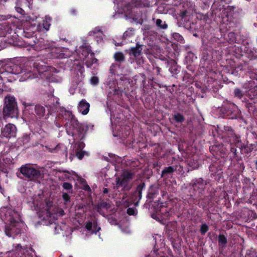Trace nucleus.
Returning <instances> with one entry per match:
<instances>
[{"label":"nucleus","mask_w":257,"mask_h":257,"mask_svg":"<svg viewBox=\"0 0 257 257\" xmlns=\"http://www.w3.org/2000/svg\"><path fill=\"white\" fill-rule=\"evenodd\" d=\"M15 26L9 21H6L0 24V37H6L8 34H11Z\"/></svg>","instance_id":"15"},{"label":"nucleus","mask_w":257,"mask_h":257,"mask_svg":"<svg viewBox=\"0 0 257 257\" xmlns=\"http://www.w3.org/2000/svg\"><path fill=\"white\" fill-rule=\"evenodd\" d=\"M51 19L46 18V19L43 21V28L46 31L49 30L50 26H51Z\"/></svg>","instance_id":"47"},{"label":"nucleus","mask_w":257,"mask_h":257,"mask_svg":"<svg viewBox=\"0 0 257 257\" xmlns=\"http://www.w3.org/2000/svg\"><path fill=\"white\" fill-rule=\"evenodd\" d=\"M19 171L20 173H17V176L20 178H25L29 181L36 182L42 177L40 170L34 168L29 164L22 165Z\"/></svg>","instance_id":"5"},{"label":"nucleus","mask_w":257,"mask_h":257,"mask_svg":"<svg viewBox=\"0 0 257 257\" xmlns=\"http://www.w3.org/2000/svg\"><path fill=\"white\" fill-rule=\"evenodd\" d=\"M209 230L208 226L205 223H203L201 225L200 231L201 234L204 235Z\"/></svg>","instance_id":"48"},{"label":"nucleus","mask_w":257,"mask_h":257,"mask_svg":"<svg viewBox=\"0 0 257 257\" xmlns=\"http://www.w3.org/2000/svg\"><path fill=\"white\" fill-rule=\"evenodd\" d=\"M23 143L24 144V145L25 144H26L27 143H29V142L30 141V137L29 135H25V136H24V137H23Z\"/></svg>","instance_id":"59"},{"label":"nucleus","mask_w":257,"mask_h":257,"mask_svg":"<svg viewBox=\"0 0 257 257\" xmlns=\"http://www.w3.org/2000/svg\"><path fill=\"white\" fill-rule=\"evenodd\" d=\"M158 204H160V212L161 214H164L165 217H168L170 215L169 209L164 205L166 204V202L163 203L161 202L160 199L158 200Z\"/></svg>","instance_id":"31"},{"label":"nucleus","mask_w":257,"mask_h":257,"mask_svg":"<svg viewBox=\"0 0 257 257\" xmlns=\"http://www.w3.org/2000/svg\"><path fill=\"white\" fill-rule=\"evenodd\" d=\"M134 176L135 173L132 171H123L120 176L115 179L116 187H122L124 190H129L131 188L130 183L134 179Z\"/></svg>","instance_id":"9"},{"label":"nucleus","mask_w":257,"mask_h":257,"mask_svg":"<svg viewBox=\"0 0 257 257\" xmlns=\"http://www.w3.org/2000/svg\"><path fill=\"white\" fill-rule=\"evenodd\" d=\"M85 145L83 142L78 141L76 142L74 145V147L75 149V151H82V150L85 147Z\"/></svg>","instance_id":"44"},{"label":"nucleus","mask_w":257,"mask_h":257,"mask_svg":"<svg viewBox=\"0 0 257 257\" xmlns=\"http://www.w3.org/2000/svg\"><path fill=\"white\" fill-rule=\"evenodd\" d=\"M18 70H19V73L18 74L20 75V81H25L28 79H32L34 78L31 70H28V71H23L20 67H18Z\"/></svg>","instance_id":"24"},{"label":"nucleus","mask_w":257,"mask_h":257,"mask_svg":"<svg viewBox=\"0 0 257 257\" xmlns=\"http://www.w3.org/2000/svg\"><path fill=\"white\" fill-rule=\"evenodd\" d=\"M57 172L62 173V174L61 176H59V178L60 180H65L69 179L71 177V174L70 172H69L67 170L59 169L57 170Z\"/></svg>","instance_id":"34"},{"label":"nucleus","mask_w":257,"mask_h":257,"mask_svg":"<svg viewBox=\"0 0 257 257\" xmlns=\"http://www.w3.org/2000/svg\"><path fill=\"white\" fill-rule=\"evenodd\" d=\"M48 97L47 101H45V106L40 104L34 106L35 116L39 121L46 120L52 113L58 112L59 109V99L51 95H48Z\"/></svg>","instance_id":"1"},{"label":"nucleus","mask_w":257,"mask_h":257,"mask_svg":"<svg viewBox=\"0 0 257 257\" xmlns=\"http://www.w3.org/2000/svg\"><path fill=\"white\" fill-rule=\"evenodd\" d=\"M209 171L211 173V176H217L220 177L222 171L220 162L218 161H213L209 167Z\"/></svg>","instance_id":"17"},{"label":"nucleus","mask_w":257,"mask_h":257,"mask_svg":"<svg viewBox=\"0 0 257 257\" xmlns=\"http://www.w3.org/2000/svg\"><path fill=\"white\" fill-rule=\"evenodd\" d=\"M128 8H149L151 6V4L149 0H132V3L128 4Z\"/></svg>","instance_id":"19"},{"label":"nucleus","mask_w":257,"mask_h":257,"mask_svg":"<svg viewBox=\"0 0 257 257\" xmlns=\"http://www.w3.org/2000/svg\"><path fill=\"white\" fill-rule=\"evenodd\" d=\"M249 58L250 60L255 59L257 58L256 52H251V53L249 55Z\"/></svg>","instance_id":"62"},{"label":"nucleus","mask_w":257,"mask_h":257,"mask_svg":"<svg viewBox=\"0 0 257 257\" xmlns=\"http://www.w3.org/2000/svg\"><path fill=\"white\" fill-rule=\"evenodd\" d=\"M132 81L130 78L123 75L120 77L118 83L117 88L114 86H110L107 92V96L111 97L113 95H122L123 93L126 94L128 93V86Z\"/></svg>","instance_id":"7"},{"label":"nucleus","mask_w":257,"mask_h":257,"mask_svg":"<svg viewBox=\"0 0 257 257\" xmlns=\"http://www.w3.org/2000/svg\"><path fill=\"white\" fill-rule=\"evenodd\" d=\"M173 119L176 122L180 123L183 122L185 120L184 116L179 112L173 115Z\"/></svg>","instance_id":"39"},{"label":"nucleus","mask_w":257,"mask_h":257,"mask_svg":"<svg viewBox=\"0 0 257 257\" xmlns=\"http://www.w3.org/2000/svg\"><path fill=\"white\" fill-rule=\"evenodd\" d=\"M236 108V106L235 104L233 103H227L224 104L222 107L223 113L227 115H231L235 110Z\"/></svg>","instance_id":"26"},{"label":"nucleus","mask_w":257,"mask_h":257,"mask_svg":"<svg viewBox=\"0 0 257 257\" xmlns=\"http://www.w3.org/2000/svg\"><path fill=\"white\" fill-rule=\"evenodd\" d=\"M208 195L206 196L204 195V197H203V198H205V199L208 200L209 201L211 202L215 198L216 191L213 188H211V189H210V188H208Z\"/></svg>","instance_id":"38"},{"label":"nucleus","mask_w":257,"mask_h":257,"mask_svg":"<svg viewBox=\"0 0 257 257\" xmlns=\"http://www.w3.org/2000/svg\"><path fill=\"white\" fill-rule=\"evenodd\" d=\"M209 184V180H204L202 178L193 179L189 184L187 188V195L192 199L194 204H199L201 200H205V189Z\"/></svg>","instance_id":"3"},{"label":"nucleus","mask_w":257,"mask_h":257,"mask_svg":"<svg viewBox=\"0 0 257 257\" xmlns=\"http://www.w3.org/2000/svg\"><path fill=\"white\" fill-rule=\"evenodd\" d=\"M146 186L145 183L141 181L137 186L134 192L132 193L130 196L131 201L136 206L139 205V203L142 197V191Z\"/></svg>","instance_id":"10"},{"label":"nucleus","mask_w":257,"mask_h":257,"mask_svg":"<svg viewBox=\"0 0 257 257\" xmlns=\"http://www.w3.org/2000/svg\"><path fill=\"white\" fill-rule=\"evenodd\" d=\"M4 232L9 237L14 238L20 234L22 231V221L21 216L15 210L8 211L6 214Z\"/></svg>","instance_id":"2"},{"label":"nucleus","mask_w":257,"mask_h":257,"mask_svg":"<svg viewBox=\"0 0 257 257\" xmlns=\"http://www.w3.org/2000/svg\"><path fill=\"white\" fill-rule=\"evenodd\" d=\"M62 115L69 121L70 129L72 127L73 130L72 135L80 140L84 139L89 125L85 123H80L70 111L64 110Z\"/></svg>","instance_id":"4"},{"label":"nucleus","mask_w":257,"mask_h":257,"mask_svg":"<svg viewBox=\"0 0 257 257\" xmlns=\"http://www.w3.org/2000/svg\"><path fill=\"white\" fill-rule=\"evenodd\" d=\"M218 242L220 253H222L223 250L226 248L227 243V237L223 234H219L218 236Z\"/></svg>","instance_id":"25"},{"label":"nucleus","mask_w":257,"mask_h":257,"mask_svg":"<svg viewBox=\"0 0 257 257\" xmlns=\"http://www.w3.org/2000/svg\"><path fill=\"white\" fill-rule=\"evenodd\" d=\"M76 156L79 160H81L84 156L85 154H86V152L83 151H75Z\"/></svg>","instance_id":"51"},{"label":"nucleus","mask_w":257,"mask_h":257,"mask_svg":"<svg viewBox=\"0 0 257 257\" xmlns=\"http://www.w3.org/2000/svg\"><path fill=\"white\" fill-rule=\"evenodd\" d=\"M126 212L129 215H133L135 213V209L134 208H128Z\"/></svg>","instance_id":"61"},{"label":"nucleus","mask_w":257,"mask_h":257,"mask_svg":"<svg viewBox=\"0 0 257 257\" xmlns=\"http://www.w3.org/2000/svg\"><path fill=\"white\" fill-rule=\"evenodd\" d=\"M174 172V167L173 165L165 167L162 171L161 177L163 178H168L172 175Z\"/></svg>","instance_id":"29"},{"label":"nucleus","mask_w":257,"mask_h":257,"mask_svg":"<svg viewBox=\"0 0 257 257\" xmlns=\"http://www.w3.org/2000/svg\"><path fill=\"white\" fill-rule=\"evenodd\" d=\"M16 126L12 123H8L2 128L1 136L2 138L10 139L16 136Z\"/></svg>","instance_id":"13"},{"label":"nucleus","mask_w":257,"mask_h":257,"mask_svg":"<svg viewBox=\"0 0 257 257\" xmlns=\"http://www.w3.org/2000/svg\"><path fill=\"white\" fill-rule=\"evenodd\" d=\"M190 15V12L189 10H185L180 12L179 14V17L181 18V20L186 19V18L187 16Z\"/></svg>","instance_id":"50"},{"label":"nucleus","mask_w":257,"mask_h":257,"mask_svg":"<svg viewBox=\"0 0 257 257\" xmlns=\"http://www.w3.org/2000/svg\"><path fill=\"white\" fill-rule=\"evenodd\" d=\"M81 49L82 50L81 54L84 57H86L91 51L90 46L89 45H83Z\"/></svg>","instance_id":"41"},{"label":"nucleus","mask_w":257,"mask_h":257,"mask_svg":"<svg viewBox=\"0 0 257 257\" xmlns=\"http://www.w3.org/2000/svg\"><path fill=\"white\" fill-rule=\"evenodd\" d=\"M143 45L137 43L135 47H131L129 49V54L130 56H133L135 58H137L141 56L142 53V47Z\"/></svg>","instance_id":"21"},{"label":"nucleus","mask_w":257,"mask_h":257,"mask_svg":"<svg viewBox=\"0 0 257 257\" xmlns=\"http://www.w3.org/2000/svg\"><path fill=\"white\" fill-rule=\"evenodd\" d=\"M18 66L13 63H7L0 67V80L3 82H12L15 78L14 75L19 73Z\"/></svg>","instance_id":"8"},{"label":"nucleus","mask_w":257,"mask_h":257,"mask_svg":"<svg viewBox=\"0 0 257 257\" xmlns=\"http://www.w3.org/2000/svg\"><path fill=\"white\" fill-rule=\"evenodd\" d=\"M233 94L234 97H236L238 99H241L244 95L243 91L239 88H235L233 90Z\"/></svg>","instance_id":"43"},{"label":"nucleus","mask_w":257,"mask_h":257,"mask_svg":"<svg viewBox=\"0 0 257 257\" xmlns=\"http://www.w3.org/2000/svg\"><path fill=\"white\" fill-rule=\"evenodd\" d=\"M83 189L89 193H91V189L88 184H85L84 185Z\"/></svg>","instance_id":"64"},{"label":"nucleus","mask_w":257,"mask_h":257,"mask_svg":"<svg viewBox=\"0 0 257 257\" xmlns=\"http://www.w3.org/2000/svg\"><path fill=\"white\" fill-rule=\"evenodd\" d=\"M173 166L174 167V172H177L179 173L183 174L184 173V171L183 170V167L179 164H175L174 165H173Z\"/></svg>","instance_id":"46"},{"label":"nucleus","mask_w":257,"mask_h":257,"mask_svg":"<svg viewBox=\"0 0 257 257\" xmlns=\"http://www.w3.org/2000/svg\"><path fill=\"white\" fill-rule=\"evenodd\" d=\"M62 198L65 203H67L70 201V197L69 195L66 192H63L62 194Z\"/></svg>","instance_id":"56"},{"label":"nucleus","mask_w":257,"mask_h":257,"mask_svg":"<svg viewBox=\"0 0 257 257\" xmlns=\"http://www.w3.org/2000/svg\"><path fill=\"white\" fill-rule=\"evenodd\" d=\"M156 25L159 28L161 29L166 30L168 28V24L166 23V22H163V21L160 19H157L156 21Z\"/></svg>","instance_id":"40"},{"label":"nucleus","mask_w":257,"mask_h":257,"mask_svg":"<svg viewBox=\"0 0 257 257\" xmlns=\"http://www.w3.org/2000/svg\"><path fill=\"white\" fill-rule=\"evenodd\" d=\"M152 66L153 69L156 70L157 75L160 74L161 68L159 67L158 63L157 62H154L152 64Z\"/></svg>","instance_id":"53"},{"label":"nucleus","mask_w":257,"mask_h":257,"mask_svg":"<svg viewBox=\"0 0 257 257\" xmlns=\"http://www.w3.org/2000/svg\"><path fill=\"white\" fill-rule=\"evenodd\" d=\"M173 37L175 39H177L178 41L182 40L183 37L179 33H175L173 34Z\"/></svg>","instance_id":"63"},{"label":"nucleus","mask_w":257,"mask_h":257,"mask_svg":"<svg viewBox=\"0 0 257 257\" xmlns=\"http://www.w3.org/2000/svg\"><path fill=\"white\" fill-rule=\"evenodd\" d=\"M224 132L225 136L228 138H231L235 134L232 127L228 125L224 126Z\"/></svg>","instance_id":"37"},{"label":"nucleus","mask_w":257,"mask_h":257,"mask_svg":"<svg viewBox=\"0 0 257 257\" xmlns=\"http://www.w3.org/2000/svg\"><path fill=\"white\" fill-rule=\"evenodd\" d=\"M168 66H169V71L172 74V76L175 78H178V74L180 73L181 67L177 65V62L174 59H170L167 61Z\"/></svg>","instance_id":"16"},{"label":"nucleus","mask_w":257,"mask_h":257,"mask_svg":"<svg viewBox=\"0 0 257 257\" xmlns=\"http://www.w3.org/2000/svg\"><path fill=\"white\" fill-rule=\"evenodd\" d=\"M63 188L66 190H71L72 189V185L68 182H65L62 185Z\"/></svg>","instance_id":"54"},{"label":"nucleus","mask_w":257,"mask_h":257,"mask_svg":"<svg viewBox=\"0 0 257 257\" xmlns=\"http://www.w3.org/2000/svg\"><path fill=\"white\" fill-rule=\"evenodd\" d=\"M58 147V152L61 155H65V157L68 155V149L67 147L63 144H57V148Z\"/></svg>","instance_id":"35"},{"label":"nucleus","mask_w":257,"mask_h":257,"mask_svg":"<svg viewBox=\"0 0 257 257\" xmlns=\"http://www.w3.org/2000/svg\"><path fill=\"white\" fill-rule=\"evenodd\" d=\"M230 151L228 153V155L231 158L234 159L238 164L239 170L242 171L245 168L243 163L242 162V157L239 155L237 152L236 148L237 146L235 145H229Z\"/></svg>","instance_id":"12"},{"label":"nucleus","mask_w":257,"mask_h":257,"mask_svg":"<svg viewBox=\"0 0 257 257\" xmlns=\"http://www.w3.org/2000/svg\"><path fill=\"white\" fill-rule=\"evenodd\" d=\"M139 162L138 160H129L126 162V165H129L131 167H135L138 166Z\"/></svg>","instance_id":"52"},{"label":"nucleus","mask_w":257,"mask_h":257,"mask_svg":"<svg viewBox=\"0 0 257 257\" xmlns=\"http://www.w3.org/2000/svg\"><path fill=\"white\" fill-rule=\"evenodd\" d=\"M159 194V188L157 185H152L149 189L147 198L153 200Z\"/></svg>","instance_id":"23"},{"label":"nucleus","mask_w":257,"mask_h":257,"mask_svg":"<svg viewBox=\"0 0 257 257\" xmlns=\"http://www.w3.org/2000/svg\"><path fill=\"white\" fill-rule=\"evenodd\" d=\"M245 257H257V250L253 248L247 249Z\"/></svg>","instance_id":"42"},{"label":"nucleus","mask_w":257,"mask_h":257,"mask_svg":"<svg viewBox=\"0 0 257 257\" xmlns=\"http://www.w3.org/2000/svg\"><path fill=\"white\" fill-rule=\"evenodd\" d=\"M97 33H102L101 30L99 29H95L94 30L89 32V34L90 36H94L95 34Z\"/></svg>","instance_id":"60"},{"label":"nucleus","mask_w":257,"mask_h":257,"mask_svg":"<svg viewBox=\"0 0 257 257\" xmlns=\"http://www.w3.org/2000/svg\"><path fill=\"white\" fill-rule=\"evenodd\" d=\"M231 138L232 139V142L230 144V145H235V146H237V148L240 149L243 144L240 140V136L239 135L235 134Z\"/></svg>","instance_id":"30"},{"label":"nucleus","mask_w":257,"mask_h":257,"mask_svg":"<svg viewBox=\"0 0 257 257\" xmlns=\"http://www.w3.org/2000/svg\"><path fill=\"white\" fill-rule=\"evenodd\" d=\"M11 90V88L6 86L4 83L2 84L0 83V91H2V93L4 95L6 92L10 91Z\"/></svg>","instance_id":"45"},{"label":"nucleus","mask_w":257,"mask_h":257,"mask_svg":"<svg viewBox=\"0 0 257 257\" xmlns=\"http://www.w3.org/2000/svg\"><path fill=\"white\" fill-rule=\"evenodd\" d=\"M90 104L85 99H82L78 105V109L82 114H87L89 110Z\"/></svg>","instance_id":"22"},{"label":"nucleus","mask_w":257,"mask_h":257,"mask_svg":"<svg viewBox=\"0 0 257 257\" xmlns=\"http://www.w3.org/2000/svg\"><path fill=\"white\" fill-rule=\"evenodd\" d=\"M206 199L202 200L203 201L202 202H201L200 205L199 204H198L199 207H202L203 209H205L210 202V201H209L208 200H207V201H206Z\"/></svg>","instance_id":"55"},{"label":"nucleus","mask_w":257,"mask_h":257,"mask_svg":"<svg viewBox=\"0 0 257 257\" xmlns=\"http://www.w3.org/2000/svg\"><path fill=\"white\" fill-rule=\"evenodd\" d=\"M15 257H34L35 256L34 250L32 249L22 248L18 245L15 250Z\"/></svg>","instance_id":"14"},{"label":"nucleus","mask_w":257,"mask_h":257,"mask_svg":"<svg viewBox=\"0 0 257 257\" xmlns=\"http://www.w3.org/2000/svg\"><path fill=\"white\" fill-rule=\"evenodd\" d=\"M242 184V189L244 193H247V192L250 190L254 186V184L252 182H251L250 179L247 177L243 179Z\"/></svg>","instance_id":"28"},{"label":"nucleus","mask_w":257,"mask_h":257,"mask_svg":"<svg viewBox=\"0 0 257 257\" xmlns=\"http://www.w3.org/2000/svg\"><path fill=\"white\" fill-rule=\"evenodd\" d=\"M255 147V145L254 144H247L246 145L243 144L239 150L241 154H249L252 152Z\"/></svg>","instance_id":"27"},{"label":"nucleus","mask_w":257,"mask_h":257,"mask_svg":"<svg viewBox=\"0 0 257 257\" xmlns=\"http://www.w3.org/2000/svg\"><path fill=\"white\" fill-rule=\"evenodd\" d=\"M228 41L231 43L235 42L236 41V35L234 32H229L228 34Z\"/></svg>","instance_id":"49"},{"label":"nucleus","mask_w":257,"mask_h":257,"mask_svg":"<svg viewBox=\"0 0 257 257\" xmlns=\"http://www.w3.org/2000/svg\"><path fill=\"white\" fill-rule=\"evenodd\" d=\"M235 7L231 6H228L226 8H224L222 12L221 17L222 19H226V21L231 22L234 17V10Z\"/></svg>","instance_id":"18"},{"label":"nucleus","mask_w":257,"mask_h":257,"mask_svg":"<svg viewBox=\"0 0 257 257\" xmlns=\"http://www.w3.org/2000/svg\"><path fill=\"white\" fill-rule=\"evenodd\" d=\"M248 203L255 205L257 203V189L254 188L252 190L249 198L246 201Z\"/></svg>","instance_id":"33"},{"label":"nucleus","mask_w":257,"mask_h":257,"mask_svg":"<svg viewBox=\"0 0 257 257\" xmlns=\"http://www.w3.org/2000/svg\"><path fill=\"white\" fill-rule=\"evenodd\" d=\"M48 150L49 152L52 153H56L58 152V147L57 148V145L54 148H49Z\"/></svg>","instance_id":"58"},{"label":"nucleus","mask_w":257,"mask_h":257,"mask_svg":"<svg viewBox=\"0 0 257 257\" xmlns=\"http://www.w3.org/2000/svg\"><path fill=\"white\" fill-rule=\"evenodd\" d=\"M15 10L16 12L19 14L18 17L22 18V21L24 22V25L25 27L24 29H26L27 27L29 26V25L31 26V28L32 29L35 27L36 24L35 23L36 22L35 20L31 18L30 16L26 15L25 11L22 8L18 6H16L15 7Z\"/></svg>","instance_id":"11"},{"label":"nucleus","mask_w":257,"mask_h":257,"mask_svg":"<svg viewBox=\"0 0 257 257\" xmlns=\"http://www.w3.org/2000/svg\"><path fill=\"white\" fill-rule=\"evenodd\" d=\"M85 228L88 231H91L92 233L95 234L101 229V228L98 226L97 220L95 218L92 221H88L86 223Z\"/></svg>","instance_id":"20"},{"label":"nucleus","mask_w":257,"mask_h":257,"mask_svg":"<svg viewBox=\"0 0 257 257\" xmlns=\"http://www.w3.org/2000/svg\"><path fill=\"white\" fill-rule=\"evenodd\" d=\"M19 112L17 103L15 97L13 96H5V104L3 109V115L4 118L11 117H17Z\"/></svg>","instance_id":"6"},{"label":"nucleus","mask_w":257,"mask_h":257,"mask_svg":"<svg viewBox=\"0 0 257 257\" xmlns=\"http://www.w3.org/2000/svg\"><path fill=\"white\" fill-rule=\"evenodd\" d=\"M34 69H36L39 73H43L44 71L48 70V69L45 65L40 64L39 62L36 61L33 63Z\"/></svg>","instance_id":"32"},{"label":"nucleus","mask_w":257,"mask_h":257,"mask_svg":"<svg viewBox=\"0 0 257 257\" xmlns=\"http://www.w3.org/2000/svg\"><path fill=\"white\" fill-rule=\"evenodd\" d=\"M114 59L115 61L122 63L125 60V57L122 52H117L114 54Z\"/></svg>","instance_id":"36"},{"label":"nucleus","mask_w":257,"mask_h":257,"mask_svg":"<svg viewBox=\"0 0 257 257\" xmlns=\"http://www.w3.org/2000/svg\"><path fill=\"white\" fill-rule=\"evenodd\" d=\"M90 83L92 85H96L99 83V79L97 76H92L90 79Z\"/></svg>","instance_id":"57"}]
</instances>
